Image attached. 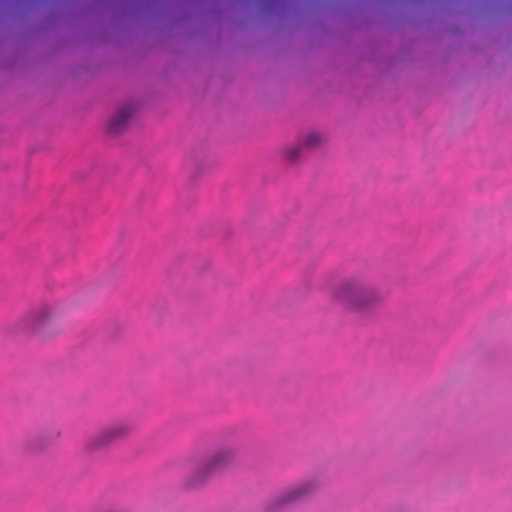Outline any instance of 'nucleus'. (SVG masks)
<instances>
[{"instance_id":"obj_1","label":"nucleus","mask_w":512,"mask_h":512,"mask_svg":"<svg viewBox=\"0 0 512 512\" xmlns=\"http://www.w3.org/2000/svg\"><path fill=\"white\" fill-rule=\"evenodd\" d=\"M332 299L350 312L367 316L382 303L383 294L365 278L351 277L339 283Z\"/></svg>"},{"instance_id":"obj_2","label":"nucleus","mask_w":512,"mask_h":512,"mask_svg":"<svg viewBox=\"0 0 512 512\" xmlns=\"http://www.w3.org/2000/svg\"><path fill=\"white\" fill-rule=\"evenodd\" d=\"M239 454V450L231 445L214 450L196 467L187 480V487L196 488L206 483L217 473L235 464Z\"/></svg>"},{"instance_id":"obj_3","label":"nucleus","mask_w":512,"mask_h":512,"mask_svg":"<svg viewBox=\"0 0 512 512\" xmlns=\"http://www.w3.org/2000/svg\"><path fill=\"white\" fill-rule=\"evenodd\" d=\"M61 314L58 304H43L23 314L13 325L15 333L23 335L43 334Z\"/></svg>"},{"instance_id":"obj_4","label":"nucleus","mask_w":512,"mask_h":512,"mask_svg":"<svg viewBox=\"0 0 512 512\" xmlns=\"http://www.w3.org/2000/svg\"><path fill=\"white\" fill-rule=\"evenodd\" d=\"M319 483L316 479H306L295 483L277 495L266 504V512H279L297 502H300L317 491Z\"/></svg>"},{"instance_id":"obj_5","label":"nucleus","mask_w":512,"mask_h":512,"mask_svg":"<svg viewBox=\"0 0 512 512\" xmlns=\"http://www.w3.org/2000/svg\"><path fill=\"white\" fill-rule=\"evenodd\" d=\"M132 431L133 427L129 421H114L89 438L84 445V450L90 454L101 451L125 440L131 435Z\"/></svg>"},{"instance_id":"obj_6","label":"nucleus","mask_w":512,"mask_h":512,"mask_svg":"<svg viewBox=\"0 0 512 512\" xmlns=\"http://www.w3.org/2000/svg\"><path fill=\"white\" fill-rule=\"evenodd\" d=\"M59 432L47 434H39L31 436L26 441V447L30 451H40L48 447L55 439L59 437Z\"/></svg>"},{"instance_id":"obj_7","label":"nucleus","mask_w":512,"mask_h":512,"mask_svg":"<svg viewBox=\"0 0 512 512\" xmlns=\"http://www.w3.org/2000/svg\"><path fill=\"white\" fill-rule=\"evenodd\" d=\"M132 113L133 110L129 106H124L118 109L110 120L109 129L113 133L120 131L131 118Z\"/></svg>"},{"instance_id":"obj_8","label":"nucleus","mask_w":512,"mask_h":512,"mask_svg":"<svg viewBox=\"0 0 512 512\" xmlns=\"http://www.w3.org/2000/svg\"><path fill=\"white\" fill-rule=\"evenodd\" d=\"M304 151L305 150L301 143L289 146L285 151L286 158L291 162L297 161L302 156Z\"/></svg>"},{"instance_id":"obj_9","label":"nucleus","mask_w":512,"mask_h":512,"mask_svg":"<svg viewBox=\"0 0 512 512\" xmlns=\"http://www.w3.org/2000/svg\"><path fill=\"white\" fill-rule=\"evenodd\" d=\"M304 150L317 147L321 143V136L318 133H310L300 142Z\"/></svg>"}]
</instances>
